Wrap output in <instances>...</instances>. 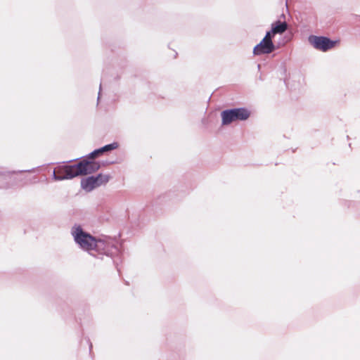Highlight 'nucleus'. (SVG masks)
I'll return each mask as SVG.
<instances>
[{
  "label": "nucleus",
  "instance_id": "nucleus-9",
  "mask_svg": "<svg viewBox=\"0 0 360 360\" xmlns=\"http://www.w3.org/2000/svg\"><path fill=\"white\" fill-rule=\"evenodd\" d=\"M81 186L83 189H84L85 191H86L88 192L91 191L93 189H94L96 187H98V184L96 181L94 176H90V177L83 179L81 181Z\"/></svg>",
  "mask_w": 360,
  "mask_h": 360
},
{
  "label": "nucleus",
  "instance_id": "nucleus-5",
  "mask_svg": "<svg viewBox=\"0 0 360 360\" xmlns=\"http://www.w3.org/2000/svg\"><path fill=\"white\" fill-rule=\"evenodd\" d=\"M309 41L316 49L321 51H327L333 49L337 43V41H332L328 37L314 35L309 37Z\"/></svg>",
  "mask_w": 360,
  "mask_h": 360
},
{
  "label": "nucleus",
  "instance_id": "nucleus-2",
  "mask_svg": "<svg viewBox=\"0 0 360 360\" xmlns=\"http://www.w3.org/2000/svg\"><path fill=\"white\" fill-rule=\"evenodd\" d=\"M250 115V111L243 108L224 110L221 113L223 125H229L236 121L246 120Z\"/></svg>",
  "mask_w": 360,
  "mask_h": 360
},
{
  "label": "nucleus",
  "instance_id": "nucleus-8",
  "mask_svg": "<svg viewBox=\"0 0 360 360\" xmlns=\"http://www.w3.org/2000/svg\"><path fill=\"white\" fill-rule=\"evenodd\" d=\"M288 29V25L286 22L276 21L271 25V30L266 33H270V36L273 38L276 34H282L285 32Z\"/></svg>",
  "mask_w": 360,
  "mask_h": 360
},
{
  "label": "nucleus",
  "instance_id": "nucleus-10",
  "mask_svg": "<svg viewBox=\"0 0 360 360\" xmlns=\"http://www.w3.org/2000/svg\"><path fill=\"white\" fill-rule=\"evenodd\" d=\"M94 178L98 186H100L107 184L110 181L111 176L109 174H99L98 176H94Z\"/></svg>",
  "mask_w": 360,
  "mask_h": 360
},
{
  "label": "nucleus",
  "instance_id": "nucleus-1",
  "mask_svg": "<svg viewBox=\"0 0 360 360\" xmlns=\"http://www.w3.org/2000/svg\"><path fill=\"white\" fill-rule=\"evenodd\" d=\"M72 235L75 242L85 250H96L101 252L105 250L106 244L104 240H97L89 233L84 232L80 226L75 228Z\"/></svg>",
  "mask_w": 360,
  "mask_h": 360
},
{
  "label": "nucleus",
  "instance_id": "nucleus-4",
  "mask_svg": "<svg viewBox=\"0 0 360 360\" xmlns=\"http://www.w3.org/2000/svg\"><path fill=\"white\" fill-rule=\"evenodd\" d=\"M75 165L77 172L75 174H77V176L86 175L94 173L98 170L101 167L100 163L98 162L89 160H83Z\"/></svg>",
  "mask_w": 360,
  "mask_h": 360
},
{
  "label": "nucleus",
  "instance_id": "nucleus-3",
  "mask_svg": "<svg viewBox=\"0 0 360 360\" xmlns=\"http://www.w3.org/2000/svg\"><path fill=\"white\" fill-rule=\"evenodd\" d=\"M276 47L272 41L270 33H266L262 40L253 49V53L256 56L269 54L274 51Z\"/></svg>",
  "mask_w": 360,
  "mask_h": 360
},
{
  "label": "nucleus",
  "instance_id": "nucleus-7",
  "mask_svg": "<svg viewBox=\"0 0 360 360\" xmlns=\"http://www.w3.org/2000/svg\"><path fill=\"white\" fill-rule=\"evenodd\" d=\"M117 147H118V143L116 142L106 145V146H105L99 149L95 150L94 151L91 153L89 155L88 158L94 160V159L102 155L104 153L115 150V149L117 148Z\"/></svg>",
  "mask_w": 360,
  "mask_h": 360
},
{
  "label": "nucleus",
  "instance_id": "nucleus-6",
  "mask_svg": "<svg viewBox=\"0 0 360 360\" xmlns=\"http://www.w3.org/2000/svg\"><path fill=\"white\" fill-rule=\"evenodd\" d=\"M75 165H63L57 167L53 172V176L56 180L70 179L77 176Z\"/></svg>",
  "mask_w": 360,
  "mask_h": 360
}]
</instances>
